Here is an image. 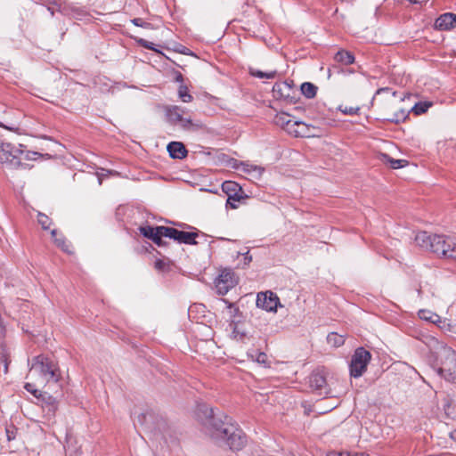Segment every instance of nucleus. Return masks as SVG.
Returning a JSON list of instances; mask_svg holds the SVG:
<instances>
[{"mask_svg": "<svg viewBox=\"0 0 456 456\" xmlns=\"http://www.w3.org/2000/svg\"><path fill=\"white\" fill-rule=\"evenodd\" d=\"M237 187H238V184L234 182H224L223 183V190L224 191H235L237 190Z\"/></svg>", "mask_w": 456, "mask_h": 456, "instance_id": "39", "label": "nucleus"}, {"mask_svg": "<svg viewBox=\"0 0 456 456\" xmlns=\"http://www.w3.org/2000/svg\"><path fill=\"white\" fill-rule=\"evenodd\" d=\"M280 299L275 293L267 290L259 292L256 297V306L267 312H276Z\"/></svg>", "mask_w": 456, "mask_h": 456, "instance_id": "9", "label": "nucleus"}, {"mask_svg": "<svg viewBox=\"0 0 456 456\" xmlns=\"http://www.w3.org/2000/svg\"><path fill=\"white\" fill-rule=\"evenodd\" d=\"M208 432L220 445H227L232 451L240 450L246 444V437L240 428L232 422V418L224 416L216 419L211 409L208 419Z\"/></svg>", "mask_w": 456, "mask_h": 456, "instance_id": "1", "label": "nucleus"}, {"mask_svg": "<svg viewBox=\"0 0 456 456\" xmlns=\"http://www.w3.org/2000/svg\"><path fill=\"white\" fill-rule=\"evenodd\" d=\"M392 95L395 97L396 95V93L393 92Z\"/></svg>", "mask_w": 456, "mask_h": 456, "instance_id": "52", "label": "nucleus"}, {"mask_svg": "<svg viewBox=\"0 0 456 456\" xmlns=\"http://www.w3.org/2000/svg\"><path fill=\"white\" fill-rule=\"evenodd\" d=\"M231 200H234V198H233V197H232V196H229V199H228V200H227V203H228V204H230V205H231V207H232V208H236V206L231 202Z\"/></svg>", "mask_w": 456, "mask_h": 456, "instance_id": "46", "label": "nucleus"}, {"mask_svg": "<svg viewBox=\"0 0 456 456\" xmlns=\"http://www.w3.org/2000/svg\"><path fill=\"white\" fill-rule=\"evenodd\" d=\"M389 91V88L387 87H385V88H380L377 91V94H380V93H383V92H388Z\"/></svg>", "mask_w": 456, "mask_h": 456, "instance_id": "47", "label": "nucleus"}, {"mask_svg": "<svg viewBox=\"0 0 456 456\" xmlns=\"http://www.w3.org/2000/svg\"><path fill=\"white\" fill-rule=\"evenodd\" d=\"M37 221L44 230H47L51 225L50 218L42 213L37 215Z\"/></svg>", "mask_w": 456, "mask_h": 456, "instance_id": "34", "label": "nucleus"}, {"mask_svg": "<svg viewBox=\"0 0 456 456\" xmlns=\"http://www.w3.org/2000/svg\"><path fill=\"white\" fill-rule=\"evenodd\" d=\"M444 249H452V247H450V248H448V247H444Z\"/></svg>", "mask_w": 456, "mask_h": 456, "instance_id": "53", "label": "nucleus"}, {"mask_svg": "<svg viewBox=\"0 0 456 456\" xmlns=\"http://www.w3.org/2000/svg\"><path fill=\"white\" fill-rule=\"evenodd\" d=\"M139 43L142 46L147 48V49H150V50H155L154 48V44L151 43V42H149V41H146L144 39H140L139 40Z\"/></svg>", "mask_w": 456, "mask_h": 456, "instance_id": "41", "label": "nucleus"}, {"mask_svg": "<svg viewBox=\"0 0 456 456\" xmlns=\"http://www.w3.org/2000/svg\"><path fill=\"white\" fill-rule=\"evenodd\" d=\"M289 118L290 117L289 114L281 113L276 117V123L281 126H286L287 129L290 133V130L292 129L291 126H293V123Z\"/></svg>", "mask_w": 456, "mask_h": 456, "instance_id": "27", "label": "nucleus"}, {"mask_svg": "<svg viewBox=\"0 0 456 456\" xmlns=\"http://www.w3.org/2000/svg\"><path fill=\"white\" fill-rule=\"evenodd\" d=\"M40 154L36 151H24V154L21 156V160H32L36 159Z\"/></svg>", "mask_w": 456, "mask_h": 456, "instance_id": "38", "label": "nucleus"}, {"mask_svg": "<svg viewBox=\"0 0 456 456\" xmlns=\"http://www.w3.org/2000/svg\"><path fill=\"white\" fill-rule=\"evenodd\" d=\"M334 60L337 61V62H340L342 64H345V65H349V64H352L354 63V55L349 53V52H346V51H338L335 56H334Z\"/></svg>", "mask_w": 456, "mask_h": 456, "instance_id": "23", "label": "nucleus"}, {"mask_svg": "<svg viewBox=\"0 0 456 456\" xmlns=\"http://www.w3.org/2000/svg\"><path fill=\"white\" fill-rule=\"evenodd\" d=\"M28 378L35 379L37 385L56 383L61 378L58 364L51 358L40 354L32 359Z\"/></svg>", "mask_w": 456, "mask_h": 456, "instance_id": "2", "label": "nucleus"}, {"mask_svg": "<svg viewBox=\"0 0 456 456\" xmlns=\"http://www.w3.org/2000/svg\"><path fill=\"white\" fill-rule=\"evenodd\" d=\"M430 251L444 258L456 259V243L444 235L434 234Z\"/></svg>", "mask_w": 456, "mask_h": 456, "instance_id": "7", "label": "nucleus"}, {"mask_svg": "<svg viewBox=\"0 0 456 456\" xmlns=\"http://www.w3.org/2000/svg\"><path fill=\"white\" fill-rule=\"evenodd\" d=\"M302 94L308 99L314 98L317 93V87L309 82H305L301 86Z\"/></svg>", "mask_w": 456, "mask_h": 456, "instance_id": "25", "label": "nucleus"}, {"mask_svg": "<svg viewBox=\"0 0 456 456\" xmlns=\"http://www.w3.org/2000/svg\"><path fill=\"white\" fill-rule=\"evenodd\" d=\"M0 126H2V124H0Z\"/></svg>", "mask_w": 456, "mask_h": 456, "instance_id": "56", "label": "nucleus"}, {"mask_svg": "<svg viewBox=\"0 0 456 456\" xmlns=\"http://www.w3.org/2000/svg\"><path fill=\"white\" fill-rule=\"evenodd\" d=\"M165 264L161 260H158L155 263V267L159 270H162L164 268Z\"/></svg>", "mask_w": 456, "mask_h": 456, "instance_id": "42", "label": "nucleus"}, {"mask_svg": "<svg viewBox=\"0 0 456 456\" xmlns=\"http://www.w3.org/2000/svg\"><path fill=\"white\" fill-rule=\"evenodd\" d=\"M165 237L164 234H156L154 238L151 240L156 245L159 247L164 246L165 242L163 241L162 238Z\"/></svg>", "mask_w": 456, "mask_h": 456, "instance_id": "40", "label": "nucleus"}, {"mask_svg": "<svg viewBox=\"0 0 456 456\" xmlns=\"http://www.w3.org/2000/svg\"><path fill=\"white\" fill-rule=\"evenodd\" d=\"M1 126H3V125H2ZM4 128H5V129H8V126H4Z\"/></svg>", "mask_w": 456, "mask_h": 456, "instance_id": "54", "label": "nucleus"}, {"mask_svg": "<svg viewBox=\"0 0 456 456\" xmlns=\"http://www.w3.org/2000/svg\"><path fill=\"white\" fill-rule=\"evenodd\" d=\"M383 159L390 164L391 167H393L395 169L403 167V163L405 162V160H403V159H394L390 158L389 156H387V154L383 155Z\"/></svg>", "mask_w": 456, "mask_h": 456, "instance_id": "33", "label": "nucleus"}, {"mask_svg": "<svg viewBox=\"0 0 456 456\" xmlns=\"http://www.w3.org/2000/svg\"><path fill=\"white\" fill-rule=\"evenodd\" d=\"M178 96L183 102H191L192 101V96L189 93L188 87L184 85H180L178 88Z\"/></svg>", "mask_w": 456, "mask_h": 456, "instance_id": "29", "label": "nucleus"}, {"mask_svg": "<svg viewBox=\"0 0 456 456\" xmlns=\"http://www.w3.org/2000/svg\"><path fill=\"white\" fill-rule=\"evenodd\" d=\"M327 342L332 346L338 347L345 343V339L343 336L331 332L327 336Z\"/></svg>", "mask_w": 456, "mask_h": 456, "instance_id": "26", "label": "nucleus"}, {"mask_svg": "<svg viewBox=\"0 0 456 456\" xmlns=\"http://www.w3.org/2000/svg\"><path fill=\"white\" fill-rule=\"evenodd\" d=\"M338 456H353V455H351L350 453H347V452H341Z\"/></svg>", "mask_w": 456, "mask_h": 456, "instance_id": "49", "label": "nucleus"}, {"mask_svg": "<svg viewBox=\"0 0 456 456\" xmlns=\"http://www.w3.org/2000/svg\"><path fill=\"white\" fill-rule=\"evenodd\" d=\"M291 86L287 82H277L273 86V96L277 99H286L290 95Z\"/></svg>", "mask_w": 456, "mask_h": 456, "instance_id": "18", "label": "nucleus"}, {"mask_svg": "<svg viewBox=\"0 0 456 456\" xmlns=\"http://www.w3.org/2000/svg\"><path fill=\"white\" fill-rule=\"evenodd\" d=\"M132 23L134 25L137 26V27H142V28H152L151 23L144 21L141 18H134V19H133L132 20Z\"/></svg>", "mask_w": 456, "mask_h": 456, "instance_id": "36", "label": "nucleus"}, {"mask_svg": "<svg viewBox=\"0 0 456 456\" xmlns=\"http://www.w3.org/2000/svg\"><path fill=\"white\" fill-rule=\"evenodd\" d=\"M409 1L411 2V3H414V4L417 3L416 0H409Z\"/></svg>", "mask_w": 456, "mask_h": 456, "instance_id": "51", "label": "nucleus"}, {"mask_svg": "<svg viewBox=\"0 0 456 456\" xmlns=\"http://www.w3.org/2000/svg\"><path fill=\"white\" fill-rule=\"evenodd\" d=\"M436 373L449 382L456 383V352L450 346L436 341Z\"/></svg>", "mask_w": 456, "mask_h": 456, "instance_id": "3", "label": "nucleus"}, {"mask_svg": "<svg viewBox=\"0 0 456 456\" xmlns=\"http://www.w3.org/2000/svg\"><path fill=\"white\" fill-rule=\"evenodd\" d=\"M235 168L245 174H248V175L251 176V178L256 180H259L262 177L263 173L265 171V168L260 166L253 165L249 162L244 161L239 162L235 166Z\"/></svg>", "mask_w": 456, "mask_h": 456, "instance_id": "14", "label": "nucleus"}, {"mask_svg": "<svg viewBox=\"0 0 456 456\" xmlns=\"http://www.w3.org/2000/svg\"><path fill=\"white\" fill-rule=\"evenodd\" d=\"M175 80H176L177 82H181V83H182V82L183 81V75H182L181 73H179V74L176 76Z\"/></svg>", "mask_w": 456, "mask_h": 456, "instance_id": "45", "label": "nucleus"}, {"mask_svg": "<svg viewBox=\"0 0 456 456\" xmlns=\"http://www.w3.org/2000/svg\"><path fill=\"white\" fill-rule=\"evenodd\" d=\"M163 231L165 232V237L173 239L179 243L189 245H194L197 243L195 240L196 237L198 236L197 232L179 231L172 227H167V229H164Z\"/></svg>", "mask_w": 456, "mask_h": 456, "instance_id": "11", "label": "nucleus"}, {"mask_svg": "<svg viewBox=\"0 0 456 456\" xmlns=\"http://www.w3.org/2000/svg\"><path fill=\"white\" fill-rule=\"evenodd\" d=\"M167 151L173 159H183L187 155L185 146L180 142H171L167 144Z\"/></svg>", "mask_w": 456, "mask_h": 456, "instance_id": "17", "label": "nucleus"}, {"mask_svg": "<svg viewBox=\"0 0 456 456\" xmlns=\"http://www.w3.org/2000/svg\"><path fill=\"white\" fill-rule=\"evenodd\" d=\"M370 360L371 354L368 350L363 347L356 348L349 364L350 376L354 379L362 377L366 371Z\"/></svg>", "mask_w": 456, "mask_h": 456, "instance_id": "5", "label": "nucleus"}, {"mask_svg": "<svg viewBox=\"0 0 456 456\" xmlns=\"http://www.w3.org/2000/svg\"><path fill=\"white\" fill-rule=\"evenodd\" d=\"M456 27V14L446 12L440 15L435 22V28L438 30H450Z\"/></svg>", "mask_w": 456, "mask_h": 456, "instance_id": "15", "label": "nucleus"}, {"mask_svg": "<svg viewBox=\"0 0 456 456\" xmlns=\"http://www.w3.org/2000/svg\"><path fill=\"white\" fill-rule=\"evenodd\" d=\"M3 358H4L3 362L4 363V371L6 373L7 370H8V362H7V359L5 357L3 356Z\"/></svg>", "mask_w": 456, "mask_h": 456, "instance_id": "44", "label": "nucleus"}, {"mask_svg": "<svg viewBox=\"0 0 456 456\" xmlns=\"http://www.w3.org/2000/svg\"><path fill=\"white\" fill-rule=\"evenodd\" d=\"M408 116V111H406L403 109H400L398 111H396L393 117L388 118L387 119L394 123H399L401 121H403L406 119Z\"/></svg>", "mask_w": 456, "mask_h": 456, "instance_id": "30", "label": "nucleus"}, {"mask_svg": "<svg viewBox=\"0 0 456 456\" xmlns=\"http://www.w3.org/2000/svg\"><path fill=\"white\" fill-rule=\"evenodd\" d=\"M250 74L253 77H258V78H261V79H263V78L273 79V78L276 77L277 71L276 70H272V71H268V72H264V71H261V70L251 69L250 70Z\"/></svg>", "mask_w": 456, "mask_h": 456, "instance_id": "28", "label": "nucleus"}, {"mask_svg": "<svg viewBox=\"0 0 456 456\" xmlns=\"http://www.w3.org/2000/svg\"><path fill=\"white\" fill-rule=\"evenodd\" d=\"M244 260L246 263H249L252 260V256L249 255L248 251L245 254Z\"/></svg>", "mask_w": 456, "mask_h": 456, "instance_id": "43", "label": "nucleus"}, {"mask_svg": "<svg viewBox=\"0 0 456 456\" xmlns=\"http://www.w3.org/2000/svg\"><path fill=\"white\" fill-rule=\"evenodd\" d=\"M293 126H296V128L291 129L290 133L295 134L296 136L310 137L313 135L310 126L304 122L295 121L293 122Z\"/></svg>", "mask_w": 456, "mask_h": 456, "instance_id": "20", "label": "nucleus"}, {"mask_svg": "<svg viewBox=\"0 0 456 456\" xmlns=\"http://www.w3.org/2000/svg\"><path fill=\"white\" fill-rule=\"evenodd\" d=\"M24 388L41 401V406L45 412V417L51 419L54 417L58 409L57 400L47 393H43L36 388V384L26 383Z\"/></svg>", "mask_w": 456, "mask_h": 456, "instance_id": "8", "label": "nucleus"}, {"mask_svg": "<svg viewBox=\"0 0 456 456\" xmlns=\"http://www.w3.org/2000/svg\"><path fill=\"white\" fill-rule=\"evenodd\" d=\"M353 456H369V455H367V454H365L363 452H360V453H355Z\"/></svg>", "mask_w": 456, "mask_h": 456, "instance_id": "50", "label": "nucleus"}, {"mask_svg": "<svg viewBox=\"0 0 456 456\" xmlns=\"http://www.w3.org/2000/svg\"><path fill=\"white\" fill-rule=\"evenodd\" d=\"M235 284L234 273L228 269L221 271L218 277L215 280L216 290L220 295H225Z\"/></svg>", "mask_w": 456, "mask_h": 456, "instance_id": "10", "label": "nucleus"}, {"mask_svg": "<svg viewBox=\"0 0 456 456\" xmlns=\"http://www.w3.org/2000/svg\"><path fill=\"white\" fill-rule=\"evenodd\" d=\"M1 126H3V125H2ZM4 128H5V129H8V126H4Z\"/></svg>", "mask_w": 456, "mask_h": 456, "instance_id": "55", "label": "nucleus"}, {"mask_svg": "<svg viewBox=\"0 0 456 456\" xmlns=\"http://www.w3.org/2000/svg\"><path fill=\"white\" fill-rule=\"evenodd\" d=\"M430 106V103L419 102L412 107V110L415 114L419 115L426 112Z\"/></svg>", "mask_w": 456, "mask_h": 456, "instance_id": "35", "label": "nucleus"}, {"mask_svg": "<svg viewBox=\"0 0 456 456\" xmlns=\"http://www.w3.org/2000/svg\"><path fill=\"white\" fill-rule=\"evenodd\" d=\"M248 355L254 361H256L259 363H265L267 360V355L262 352L253 351L252 353H248Z\"/></svg>", "mask_w": 456, "mask_h": 456, "instance_id": "32", "label": "nucleus"}, {"mask_svg": "<svg viewBox=\"0 0 456 456\" xmlns=\"http://www.w3.org/2000/svg\"><path fill=\"white\" fill-rule=\"evenodd\" d=\"M339 110L344 113V114H349V115H354V114H356L358 111H359V107H348V106H340L339 107Z\"/></svg>", "mask_w": 456, "mask_h": 456, "instance_id": "37", "label": "nucleus"}, {"mask_svg": "<svg viewBox=\"0 0 456 456\" xmlns=\"http://www.w3.org/2000/svg\"><path fill=\"white\" fill-rule=\"evenodd\" d=\"M446 318H442L437 327L444 333L456 335V303L452 304L447 309Z\"/></svg>", "mask_w": 456, "mask_h": 456, "instance_id": "12", "label": "nucleus"}, {"mask_svg": "<svg viewBox=\"0 0 456 456\" xmlns=\"http://www.w3.org/2000/svg\"><path fill=\"white\" fill-rule=\"evenodd\" d=\"M164 229H167L166 226H157V227H152V226H150V225H147V226H142L140 227V232L141 233L148 238V239H151L152 240L154 238V236H156V234H164Z\"/></svg>", "mask_w": 456, "mask_h": 456, "instance_id": "22", "label": "nucleus"}, {"mask_svg": "<svg viewBox=\"0 0 456 456\" xmlns=\"http://www.w3.org/2000/svg\"><path fill=\"white\" fill-rule=\"evenodd\" d=\"M147 429L156 440L163 439L166 443H167L171 438L170 428L164 419H158L154 428L147 427Z\"/></svg>", "mask_w": 456, "mask_h": 456, "instance_id": "13", "label": "nucleus"}, {"mask_svg": "<svg viewBox=\"0 0 456 456\" xmlns=\"http://www.w3.org/2000/svg\"><path fill=\"white\" fill-rule=\"evenodd\" d=\"M229 308L233 309L235 313L239 312L238 307H235L232 304H229Z\"/></svg>", "mask_w": 456, "mask_h": 456, "instance_id": "48", "label": "nucleus"}, {"mask_svg": "<svg viewBox=\"0 0 456 456\" xmlns=\"http://www.w3.org/2000/svg\"><path fill=\"white\" fill-rule=\"evenodd\" d=\"M418 316L421 320H424L426 322L434 323L436 326L438 325L439 322H441V319H442V317L439 316L437 314H436V313H434V312H432L430 310H427V309L419 310L418 312Z\"/></svg>", "mask_w": 456, "mask_h": 456, "instance_id": "21", "label": "nucleus"}, {"mask_svg": "<svg viewBox=\"0 0 456 456\" xmlns=\"http://www.w3.org/2000/svg\"><path fill=\"white\" fill-rule=\"evenodd\" d=\"M232 338L235 339L236 341H243L244 338L247 337V334L244 330H241L237 324H232Z\"/></svg>", "mask_w": 456, "mask_h": 456, "instance_id": "31", "label": "nucleus"}, {"mask_svg": "<svg viewBox=\"0 0 456 456\" xmlns=\"http://www.w3.org/2000/svg\"><path fill=\"white\" fill-rule=\"evenodd\" d=\"M23 145H15L10 142L0 143V163L8 167L15 168L21 164V156L24 154Z\"/></svg>", "mask_w": 456, "mask_h": 456, "instance_id": "4", "label": "nucleus"}, {"mask_svg": "<svg viewBox=\"0 0 456 456\" xmlns=\"http://www.w3.org/2000/svg\"><path fill=\"white\" fill-rule=\"evenodd\" d=\"M51 235L54 240L57 247L61 248L63 251L69 253V246L66 241V239L62 235H58L57 230L53 229L51 232Z\"/></svg>", "mask_w": 456, "mask_h": 456, "instance_id": "24", "label": "nucleus"}, {"mask_svg": "<svg viewBox=\"0 0 456 456\" xmlns=\"http://www.w3.org/2000/svg\"><path fill=\"white\" fill-rule=\"evenodd\" d=\"M434 235L428 234L427 232H419L415 236V241L420 248L430 250Z\"/></svg>", "mask_w": 456, "mask_h": 456, "instance_id": "19", "label": "nucleus"}, {"mask_svg": "<svg viewBox=\"0 0 456 456\" xmlns=\"http://www.w3.org/2000/svg\"><path fill=\"white\" fill-rule=\"evenodd\" d=\"M184 110L180 106L171 105L166 107V116L173 125L179 126L184 130H196L200 125L192 121L190 117H184Z\"/></svg>", "mask_w": 456, "mask_h": 456, "instance_id": "6", "label": "nucleus"}, {"mask_svg": "<svg viewBox=\"0 0 456 456\" xmlns=\"http://www.w3.org/2000/svg\"><path fill=\"white\" fill-rule=\"evenodd\" d=\"M309 384L311 388L319 392V395H322L323 394L322 390L325 389L326 387V378L322 371H314L309 377ZM325 395L328 393L325 391Z\"/></svg>", "mask_w": 456, "mask_h": 456, "instance_id": "16", "label": "nucleus"}]
</instances>
